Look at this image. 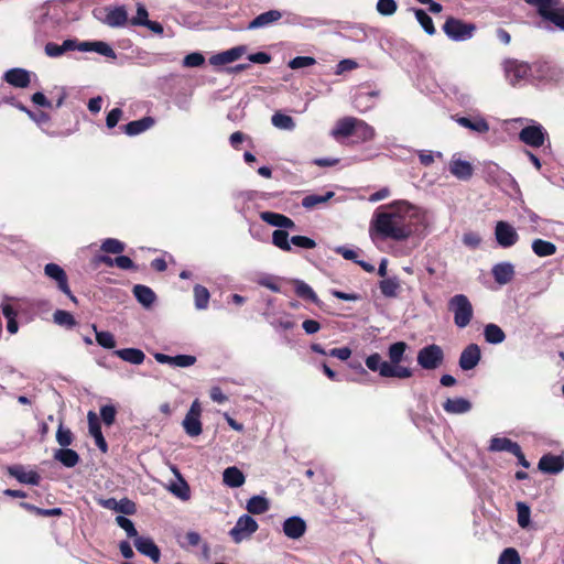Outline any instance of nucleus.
I'll return each instance as SVG.
<instances>
[{
	"label": "nucleus",
	"mask_w": 564,
	"mask_h": 564,
	"mask_svg": "<svg viewBox=\"0 0 564 564\" xmlns=\"http://www.w3.org/2000/svg\"><path fill=\"white\" fill-rule=\"evenodd\" d=\"M415 207L408 200H394L382 205L373 213L370 230L381 239L402 241L413 231Z\"/></svg>",
	"instance_id": "obj_1"
},
{
	"label": "nucleus",
	"mask_w": 564,
	"mask_h": 564,
	"mask_svg": "<svg viewBox=\"0 0 564 564\" xmlns=\"http://www.w3.org/2000/svg\"><path fill=\"white\" fill-rule=\"evenodd\" d=\"M408 349L409 345L405 341H395L388 347L389 361L383 360L379 352H373L366 358V367L382 378L409 379L413 376V370L401 365Z\"/></svg>",
	"instance_id": "obj_2"
},
{
	"label": "nucleus",
	"mask_w": 564,
	"mask_h": 564,
	"mask_svg": "<svg viewBox=\"0 0 564 564\" xmlns=\"http://www.w3.org/2000/svg\"><path fill=\"white\" fill-rule=\"evenodd\" d=\"M535 8L541 21L535 25L539 29L552 32L555 29L564 31V8H558L561 0H523Z\"/></svg>",
	"instance_id": "obj_3"
},
{
	"label": "nucleus",
	"mask_w": 564,
	"mask_h": 564,
	"mask_svg": "<svg viewBox=\"0 0 564 564\" xmlns=\"http://www.w3.org/2000/svg\"><path fill=\"white\" fill-rule=\"evenodd\" d=\"M448 310L454 314V323L458 328L467 327L474 316L473 305L465 294L451 297Z\"/></svg>",
	"instance_id": "obj_4"
},
{
	"label": "nucleus",
	"mask_w": 564,
	"mask_h": 564,
	"mask_svg": "<svg viewBox=\"0 0 564 564\" xmlns=\"http://www.w3.org/2000/svg\"><path fill=\"white\" fill-rule=\"evenodd\" d=\"M506 79L511 86H521L524 83H531L530 64L516 58H509L503 62Z\"/></svg>",
	"instance_id": "obj_5"
},
{
	"label": "nucleus",
	"mask_w": 564,
	"mask_h": 564,
	"mask_svg": "<svg viewBox=\"0 0 564 564\" xmlns=\"http://www.w3.org/2000/svg\"><path fill=\"white\" fill-rule=\"evenodd\" d=\"M445 359L443 348L437 344H430L422 347L416 355L417 365L423 370H435L440 368Z\"/></svg>",
	"instance_id": "obj_6"
},
{
	"label": "nucleus",
	"mask_w": 564,
	"mask_h": 564,
	"mask_svg": "<svg viewBox=\"0 0 564 564\" xmlns=\"http://www.w3.org/2000/svg\"><path fill=\"white\" fill-rule=\"evenodd\" d=\"M475 29V24L464 22L453 17L447 18L443 24V31L446 36L455 42H463L471 39Z\"/></svg>",
	"instance_id": "obj_7"
},
{
	"label": "nucleus",
	"mask_w": 564,
	"mask_h": 564,
	"mask_svg": "<svg viewBox=\"0 0 564 564\" xmlns=\"http://www.w3.org/2000/svg\"><path fill=\"white\" fill-rule=\"evenodd\" d=\"M44 274L56 284L59 292L65 294L72 302L77 303L76 296L70 291L67 274L59 264L47 263L44 267Z\"/></svg>",
	"instance_id": "obj_8"
},
{
	"label": "nucleus",
	"mask_w": 564,
	"mask_h": 564,
	"mask_svg": "<svg viewBox=\"0 0 564 564\" xmlns=\"http://www.w3.org/2000/svg\"><path fill=\"white\" fill-rule=\"evenodd\" d=\"M259 525L257 521L250 514H242L236 521V524L229 531V536L235 543H240L243 540L250 538Z\"/></svg>",
	"instance_id": "obj_9"
},
{
	"label": "nucleus",
	"mask_w": 564,
	"mask_h": 564,
	"mask_svg": "<svg viewBox=\"0 0 564 564\" xmlns=\"http://www.w3.org/2000/svg\"><path fill=\"white\" fill-rule=\"evenodd\" d=\"M200 413V404L195 400L182 422L185 433L191 437H196L203 432Z\"/></svg>",
	"instance_id": "obj_10"
},
{
	"label": "nucleus",
	"mask_w": 564,
	"mask_h": 564,
	"mask_svg": "<svg viewBox=\"0 0 564 564\" xmlns=\"http://www.w3.org/2000/svg\"><path fill=\"white\" fill-rule=\"evenodd\" d=\"M546 137H547V132L540 123H534V124L524 127L519 133V139L524 144L532 147V148L542 147L544 144Z\"/></svg>",
	"instance_id": "obj_11"
},
{
	"label": "nucleus",
	"mask_w": 564,
	"mask_h": 564,
	"mask_svg": "<svg viewBox=\"0 0 564 564\" xmlns=\"http://www.w3.org/2000/svg\"><path fill=\"white\" fill-rule=\"evenodd\" d=\"M497 243L502 248H510L519 240L517 230L507 221L500 220L495 227Z\"/></svg>",
	"instance_id": "obj_12"
},
{
	"label": "nucleus",
	"mask_w": 564,
	"mask_h": 564,
	"mask_svg": "<svg viewBox=\"0 0 564 564\" xmlns=\"http://www.w3.org/2000/svg\"><path fill=\"white\" fill-rule=\"evenodd\" d=\"M481 359V350L477 344H468L460 352L458 366L463 371H469L477 367Z\"/></svg>",
	"instance_id": "obj_13"
},
{
	"label": "nucleus",
	"mask_w": 564,
	"mask_h": 564,
	"mask_svg": "<svg viewBox=\"0 0 564 564\" xmlns=\"http://www.w3.org/2000/svg\"><path fill=\"white\" fill-rule=\"evenodd\" d=\"M285 23L295 26H302L304 29L314 30L322 26H327L330 24V21L316 18V17H304L295 13H286Z\"/></svg>",
	"instance_id": "obj_14"
},
{
	"label": "nucleus",
	"mask_w": 564,
	"mask_h": 564,
	"mask_svg": "<svg viewBox=\"0 0 564 564\" xmlns=\"http://www.w3.org/2000/svg\"><path fill=\"white\" fill-rule=\"evenodd\" d=\"M288 12H283L276 9H272L265 12L260 13L254 19H252L247 29L248 30H257V29H264L268 26H271L275 24L280 19L283 17L286 18Z\"/></svg>",
	"instance_id": "obj_15"
},
{
	"label": "nucleus",
	"mask_w": 564,
	"mask_h": 564,
	"mask_svg": "<svg viewBox=\"0 0 564 564\" xmlns=\"http://www.w3.org/2000/svg\"><path fill=\"white\" fill-rule=\"evenodd\" d=\"M247 52L246 45H238L227 51L219 52L209 58L213 66H221L238 61Z\"/></svg>",
	"instance_id": "obj_16"
},
{
	"label": "nucleus",
	"mask_w": 564,
	"mask_h": 564,
	"mask_svg": "<svg viewBox=\"0 0 564 564\" xmlns=\"http://www.w3.org/2000/svg\"><path fill=\"white\" fill-rule=\"evenodd\" d=\"M133 544L139 553L151 558L154 563H158L161 558V551L154 541L149 536H137Z\"/></svg>",
	"instance_id": "obj_17"
},
{
	"label": "nucleus",
	"mask_w": 564,
	"mask_h": 564,
	"mask_svg": "<svg viewBox=\"0 0 564 564\" xmlns=\"http://www.w3.org/2000/svg\"><path fill=\"white\" fill-rule=\"evenodd\" d=\"M79 51V41L76 39H66L62 44L47 42L44 46V52L48 57L57 58L66 52Z\"/></svg>",
	"instance_id": "obj_18"
},
{
	"label": "nucleus",
	"mask_w": 564,
	"mask_h": 564,
	"mask_svg": "<svg viewBox=\"0 0 564 564\" xmlns=\"http://www.w3.org/2000/svg\"><path fill=\"white\" fill-rule=\"evenodd\" d=\"M538 468L549 475H556L564 469V457L561 455L544 454L538 464Z\"/></svg>",
	"instance_id": "obj_19"
},
{
	"label": "nucleus",
	"mask_w": 564,
	"mask_h": 564,
	"mask_svg": "<svg viewBox=\"0 0 564 564\" xmlns=\"http://www.w3.org/2000/svg\"><path fill=\"white\" fill-rule=\"evenodd\" d=\"M2 78L6 83L15 88H25L31 83L30 72L19 67L8 69Z\"/></svg>",
	"instance_id": "obj_20"
},
{
	"label": "nucleus",
	"mask_w": 564,
	"mask_h": 564,
	"mask_svg": "<svg viewBox=\"0 0 564 564\" xmlns=\"http://www.w3.org/2000/svg\"><path fill=\"white\" fill-rule=\"evenodd\" d=\"M449 172L457 180L468 181L474 174V167L468 161L453 156L448 165Z\"/></svg>",
	"instance_id": "obj_21"
},
{
	"label": "nucleus",
	"mask_w": 564,
	"mask_h": 564,
	"mask_svg": "<svg viewBox=\"0 0 564 564\" xmlns=\"http://www.w3.org/2000/svg\"><path fill=\"white\" fill-rule=\"evenodd\" d=\"M282 528L289 539L296 540L305 533L306 523L301 517L293 516L284 520Z\"/></svg>",
	"instance_id": "obj_22"
},
{
	"label": "nucleus",
	"mask_w": 564,
	"mask_h": 564,
	"mask_svg": "<svg viewBox=\"0 0 564 564\" xmlns=\"http://www.w3.org/2000/svg\"><path fill=\"white\" fill-rule=\"evenodd\" d=\"M260 218L273 226V227H276L278 229H293L295 228V223L288 216L283 215V214H279V213H274V212H261L260 213Z\"/></svg>",
	"instance_id": "obj_23"
},
{
	"label": "nucleus",
	"mask_w": 564,
	"mask_h": 564,
	"mask_svg": "<svg viewBox=\"0 0 564 564\" xmlns=\"http://www.w3.org/2000/svg\"><path fill=\"white\" fill-rule=\"evenodd\" d=\"M471 408V402L468 399L462 397L448 398L443 403L444 411L454 415L468 413Z\"/></svg>",
	"instance_id": "obj_24"
},
{
	"label": "nucleus",
	"mask_w": 564,
	"mask_h": 564,
	"mask_svg": "<svg viewBox=\"0 0 564 564\" xmlns=\"http://www.w3.org/2000/svg\"><path fill=\"white\" fill-rule=\"evenodd\" d=\"M80 52H96L105 57L115 59L117 57L113 48L102 41H85L79 42Z\"/></svg>",
	"instance_id": "obj_25"
},
{
	"label": "nucleus",
	"mask_w": 564,
	"mask_h": 564,
	"mask_svg": "<svg viewBox=\"0 0 564 564\" xmlns=\"http://www.w3.org/2000/svg\"><path fill=\"white\" fill-rule=\"evenodd\" d=\"M356 121L357 118L354 117H345L339 119L335 127L332 129L330 135L335 139L354 135V131L356 130Z\"/></svg>",
	"instance_id": "obj_26"
},
{
	"label": "nucleus",
	"mask_w": 564,
	"mask_h": 564,
	"mask_svg": "<svg viewBox=\"0 0 564 564\" xmlns=\"http://www.w3.org/2000/svg\"><path fill=\"white\" fill-rule=\"evenodd\" d=\"M456 122L466 129L477 133H487L489 131V123L484 117H458Z\"/></svg>",
	"instance_id": "obj_27"
},
{
	"label": "nucleus",
	"mask_w": 564,
	"mask_h": 564,
	"mask_svg": "<svg viewBox=\"0 0 564 564\" xmlns=\"http://www.w3.org/2000/svg\"><path fill=\"white\" fill-rule=\"evenodd\" d=\"M495 281L500 284L509 283L514 276V267L510 262H500L494 265L491 270Z\"/></svg>",
	"instance_id": "obj_28"
},
{
	"label": "nucleus",
	"mask_w": 564,
	"mask_h": 564,
	"mask_svg": "<svg viewBox=\"0 0 564 564\" xmlns=\"http://www.w3.org/2000/svg\"><path fill=\"white\" fill-rule=\"evenodd\" d=\"M154 124V119L152 117H143L139 120H133L120 127V129L130 137L138 135L148 129H150Z\"/></svg>",
	"instance_id": "obj_29"
},
{
	"label": "nucleus",
	"mask_w": 564,
	"mask_h": 564,
	"mask_svg": "<svg viewBox=\"0 0 564 564\" xmlns=\"http://www.w3.org/2000/svg\"><path fill=\"white\" fill-rule=\"evenodd\" d=\"M128 21V13L124 7H116L107 9V14L104 22L111 28L124 26Z\"/></svg>",
	"instance_id": "obj_30"
},
{
	"label": "nucleus",
	"mask_w": 564,
	"mask_h": 564,
	"mask_svg": "<svg viewBox=\"0 0 564 564\" xmlns=\"http://www.w3.org/2000/svg\"><path fill=\"white\" fill-rule=\"evenodd\" d=\"M531 70H530V79L531 84L540 85L551 78L550 70L551 67L545 62H535L533 64H530Z\"/></svg>",
	"instance_id": "obj_31"
},
{
	"label": "nucleus",
	"mask_w": 564,
	"mask_h": 564,
	"mask_svg": "<svg viewBox=\"0 0 564 564\" xmlns=\"http://www.w3.org/2000/svg\"><path fill=\"white\" fill-rule=\"evenodd\" d=\"M53 457L66 468L75 467L80 460L78 453L67 447L56 449Z\"/></svg>",
	"instance_id": "obj_32"
},
{
	"label": "nucleus",
	"mask_w": 564,
	"mask_h": 564,
	"mask_svg": "<svg viewBox=\"0 0 564 564\" xmlns=\"http://www.w3.org/2000/svg\"><path fill=\"white\" fill-rule=\"evenodd\" d=\"M174 473L177 477L176 481L170 484L167 489L171 494H173L178 499L186 501L191 497V489L186 480L182 477L177 469H174Z\"/></svg>",
	"instance_id": "obj_33"
},
{
	"label": "nucleus",
	"mask_w": 564,
	"mask_h": 564,
	"mask_svg": "<svg viewBox=\"0 0 564 564\" xmlns=\"http://www.w3.org/2000/svg\"><path fill=\"white\" fill-rule=\"evenodd\" d=\"M243 473L236 466L227 467L223 473V481L230 488H238L245 484Z\"/></svg>",
	"instance_id": "obj_34"
},
{
	"label": "nucleus",
	"mask_w": 564,
	"mask_h": 564,
	"mask_svg": "<svg viewBox=\"0 0 564 564\" xmlns=\"http://www.w3.org/2000/svg\"><path fill=\"white\" fill-rule=\"evenodd\" d=\"M133 295L137 301L142 304L144 307L149 308L154 303L156 295L153 290L143 284H135L133 286Z\"/></svg>",
	"instance_id": "obj_35"
},
{
	"label": "nucleus",
	"mask_w": 564,
	"mask_h": 564,
	"mask_svg": "<svg viewBox=\"0 0 564 564\" xmlns=\"http://www.w3.org/2000/svg\"><path fill=\"white\" fill-rule=\"evenodd\" d=\"M41 22L44 23L46 20H51L53 23H58L62 20L61 9L57 4L46 2L37 8Z\"/></svg>",
	"instance_id": "obj_36"
},
{
	"label": "nucleus",
	"mask_w": 564,
	"mask_h": 564,
	"mask_svg": "<svg viewBox=\"0 0 564 564\" xmlns=\"http://www.w3.org/2000/svg\"><path fill=\"white\" fill-rule=\"evenodd\" d=\"M518 446L519 444L510 438L495 436L490 440L488 449L490 452H508L513 454L518 451Z\"/></svg>",
	"instance_id": "obj_37"
},
{
	"label": "nucleus",
	"mask_w": 564,
	"mask_h": 564,
	"mask_svg": "<svg viewBox=\"0 0 564 564\" xmlns=\"http://www.w3.org/2000/svg\"><path fill=\"white\" fill-rule=\"evenodd\" d=\"M115 355L131 365H141L145 359L144 352L139 348L118 349L115 350Z\"/></svg>",
	"instance_id": "obj_38"
},
{
	"label": "nucleus",
	"mask_w": 564,
	"mask_h": 564,
	"mask_svg": "<svg viewBox=\"0 0 564 564\" xmlns=\"http://www.w3.org/2000/svg\"><path fill=\"white\" fill-rule=\"evenodd\" d=\"M484 337L488 344L499 345L505 341L506 334L500 326L489 323L484 327Z\"/></svg>",
	"instance_id": "obj_39"
},
{
	"label": "nucleus",
	"mask_w": 564,
	"mask_h": 564,
	"mask_svg": "<svg viewBox=\"0 0 564 564\" xmlns=\"http://www.w3.org/2000/svg\"><path fill=\"white\" fill-rule=\"evenodd\" d=\"M485 172L488 180L497 183L498 180H508L512 185L517 186L516 180L508 172L500 169L496 163L489 162L485 166Z\"/></svg>",
	"instance_id": "obj_40"
},
{
	"label": "nucleus",
	"mask_w": 564,
	"mask_h": 564,
	"mask_svg": "<svg viewBox=\"0 0 564 564\" xmlns=\"http://www.w3.org/2000/svg\"><path fill=\"white\" fill-rule=\"evenodd\" d=\"M400 288V280L397 276L387 278L379 282V289L382 295L389 299L397 297Z\"/></svg>",
	"instance_id": "obj_41"
},
{
	"label": "nucleus",
	"mask_w": 564,
	"mask_h": 564,
	"mask_svg": "<svg viewBox=\"0 0 564 564\" xmlns=\"http://www.w3.org/2000/svg\"><path fill=\"white\" fill-rule=\"evenodd\" d=\"M294 290L299 297L310 301L314 304H319V299L315 291L304 281L294 280Z\"/></svg>",
	"instance_id": "obj_42"
},
{
	"label": "nucleus",
	"mask_w": 564,
	"mask_h": 564,
	"mask_svg": "<svg viewBox=\"0 0 564 564\" xmlns=\"http://www.w3.org/2000/svg\"><path fill=\"white\" fill-rule=\"evenodd\" d=\"M269 508H270L269 500L265 497L260 496V495L252 496L248 500L247 506H246V509L251 514H262V513L267 512L269 510Z\"/></svg>",
	"instance_id": "obj_43"
},
{
	"label": "nucleus",
	"mask_w": 564,
	"mask_h": 564,
	"mask_svg": "<svg viewBox=\"0 0 564 564\" xmlns=\"http://www.w3.org/2000/svg\"><path fill=\"white\" fill-rule=\"evenodd\" d=\"M9 475L18 479L23 484H35V471L34 470H25V468L21 465L10 466L8 468Z\"/></svg>",
	"instance_id": "obj_44"
},
{
	"label": "nucleus",
	"mask_w": 564,
	"mask_h": 564,
	"mask_svg": "<svg viewBox=\"0 0 564 564\" xmlns=\"http://www.w3.org/2000/svg\"><path fill=\"white\" fill-rule=\"evenodd\" d=\"M532 251L540 258L553 256L556 252V246L547 240L534 239L531 245Z\"/></svg>",
	"instance_id": "obj_45"
},
{
	"label": "nucleus",
	"mask_w": 564,
	"mask_h": 564,
	"mask_svg": "<svg viewBox=\"0 0 564 564\" xmlns=\"http://www.w3.org/2000/svg\"><path fill=\"white\" fill-rule=\"evenodd\" d=\"M354 135L361 142L370 141L375 138L376 131L375 128L368 124L364 120L357 119L356 121V130L354 131Z\"/></svg>",
	"instance_id": "obj_46"
},
{
	"label": "nucleus",
	"mask_w": 564,
	"mask_h": 564,
	"mask_svg": "<svg viewBox=\"0 0 564 564\" xmlns=\"http://www.w3.org/2000/svg\"><path fill=\"white\" fill-rule=\"evenodd\" d=\"M416 21L420 23L424 32L429 35H434L436 30L433 23L432 18L427 14V12L423 9L413 8L412 9Z\"/></svg>",
	"instance_id": "obj_47"
},
{
	"label": "nucleus",
	"mask_w": 564,
	"mask_h": 564,
	"mask_svg": "<svg viewBox=\"0 0 564 564\" xmlns=\"http://www.w3.org/2000/svg\"><path fill=\"white\" fill-rule=\"evenodd\" d=\"M194 304L196 310L202 311L208 307L210 294L207 288L196 284L193 289Z\"/></svg>",
	"instance_id": "obj_48"
},
{
	"label": "nucleus",
	"mask_w": 564,
	"mask_h": 564,
	"mask_svg": "<svg viewBox=\"0 0 564 564\" xmlns=\"http://www.w3.org/2000/svg\"><path fill=\"white\" fill-rule=\"evenodd\" d=\"M335 195L334 192L328 191L325 194H308L302 199V206L306 209H312L317 205L324 204L333 198Z\"/></svg>",
	"instance_id": "obj_49"
},
{
	"label": "nucleus",
	"mask_w": 564,
	"mask_h": 564,
	"mask_svg": "<svg viewBox=\"0 0 564 564\" xmlns=\"http://www.w3.org/2000/svg\"><path fill=\"white\" fill-rule=\"evenodd\" d=\"M272 243L282 251L291 252V238H289V232L282 229H275L272 232Z\"/></svg>",
	"instance_id": "obj_50"
},
{
	"label": "nucleus",
	"mask_w": 564,
	"mask_h": 564,
	"mask_svg": "<svg viewBox=\"0 0 564 564\" xmlns=\"http://www.w3.org/2000/svg\"><path fill=\"white\" fill-rule=\"evenodd\" d=\"M271 122L280 130L292 131L295 128L294 119L282 112H275L271 118Z\"/></svg>",
	"instance_id": "obj_51"
},
{
	"label": "nucleus",
	"mask_w": 564,
	"mask_h": 564,
	"mask_svg": "<svg viewBox=\"0 0 564 564\" xmlns=\"http://www.w3.org/2000/svg\"><path fill=\"white\" fill-rule=\"evenodd\" d=\"M53 321L55 324L67 329L73 328L77 324L75 317L69 312L64 310H56L53 314Z\"/></svg>",
	"instance_id": "obj_52"
},
{
	"label": "nucleus",
	"mask_w": 564,
	"mask_h": 564,
	"mask_svg": "<svg viewBox=\"0 0 564 564\" xmlns=\"http://www.w3.org/2000/svg\"><path fill=\"white\" fill-rule=\"evenodd\" d=\"M376 96V93H359L355 96L352 105L361 112L367 111L372 107V98Z\"/></svg>",
	"instance_id": "obj_53"
},
{
	"label": "nucleus",
	"mask_w": 564,
	"mask_h": 564,
	"mask_svg": "<svg viewBox=\"0 0 564 564\" xmlns=\"http://www.w3.org/2000/svg\"><path fill=\"white\" fill-rule=\"evenodd\" d=\"M126 245L116 238H107L101 242L100 250L106 253L120 254L124 251Z\"/></svg>",
	"instance_id": "obj_54"
},
{
	"label": "nucleus",
	"mask_w": 564,
	"mask_h": 564,
	"mask_svg": "<svg viewBox=\"0 0 564 564\" xmlns=\"http://www.w3.org/2000/svg\"><path fill=\"white\" fill-rule=\"evenodd\" d=\"M93 329L96 334V341L99 346L106 349H112L116 346V340L110 332L98 330L96 325H93Z\"/></svg>",
	"instance_id": "obj_55"
},
{
	"label": "nucleus",
	"mask_w": 564,
	"mask_h": 564,
	"mask_svg": "<svg viewBox=\"0 0 564 564\" xmlns=\"http://www.w3.org/2000/svg\"><path fill=\"white\" fill-rule=\"evenodd\" d=\"M347 30L349 32L348 36L352 41L362 43V42H365L369 37L368 31L370 29H368L366 25L354 24V25L348 26Z\"/></svg>",
	"instance_id": "obj_56"
},
{
	"label": "nucleus",
	"mask_w": 564,
	"mask_h": 564,
	"mask_svg": "<svg viewBox=\"0 0 564 564\" xmlns=\"http://www.w3.org/2000/svg\"><path fill=\"white\" fill-rule=\"evenodd\" d=\"M498 564H521L519 552L514 547L505 549L499 555Z\"/></svg>",
	"instance_id": "obj_57"
},
{
	"label": "nucleus",
	"mask_w": 564,
	"mask_h": 564,
	"mask_svg": "<svg viewBox=\"0 0 564 564\" xmlns=\"http://www.w3.org/2000/svg\"><path fill=\"white\" fill-rule=\"evenodd\" d=\"M116 523L126 531L129 538L137 539V536H139L133 522L129 518L119 514L116 517Z\"/></svg>",
	"instance_id": "obj_58"
},
{
	"label": "nucleus",
	"mask_w": 564,
	"mask_h": 564,
	"mask_svg": "<svg viewBox=\"0 0 564 564\" xmlns=\"http://www.w3.org/2000/svg\"><path fill=\"white\" fill-rule=\"evenodd\" d=\"M205 63V56L200 52H193L183 58V66L187 68L200 67Z\"/></svg>",
	"instance_id": "obj_59"
},
{
	"label": "nucleus",
	"mask_w": 564,
	"mask_h": 564,
	"mask_svg": "<svg viewBox=\"0 0 564 564\" xmlns=\"http://www.w3.org/2000/svg\"><path fill=\"white\" fill-rule=\"evenodd\" d=\"M377 11L384 17H390L395 13L398 4L395 0H378Z\"/></svg>",
	"instance_id": "obj_60"
},
{
	"label": "nucleus",
	"mask_w": 564,
	"mask_h": 564,
	"mask_svg": "<svg viewBox=\"0 0 564 564\" xmlns=\"http://www.w3.org/2000/svg\"><path fill=\"white\" fill-rule=\"evenodd\" d=\"M316 64V59L312 56H296L289 61L288 66L291 69H300L303 67L313 66Z\"/></svg>",
	"instance_id": "obj_61"
},
{
	"label": "nucleus",
	"mask_w": 564,
	"mask_h": 564,
	"mask_svg": "<svg viewBox=\"0 0 564 564\" xmlns=\"http://www.w3.org/2000/svg\"><path fill=\"white\" fill-rule=\"evenodd\" d=\"M56 441L62 446V448L69 446L73 443L72 431L69 429L64 427L63 424H59L58 430L56 432Z\"/></svg>",
	"instance_id": "obj_62"
},
{
	"label": "nucleus",
	"mask_w": 564,
	"mask_h": 564,
	"mask_svg": "<svg viewBox=\"0 0 564 564\" xmlns=\"http://www.w3.org/2000/svg\"><path fill=\"white\" fill-rule=\"evenodd\" d=\"M87 420H88V431H89V434L93 437L102 435L101 425H100L99 419H98L97 414L94 411H89L88 412Z\"/></svg>",
	"instance_id": "obj_63"
},
{
	"label": "nucleus",
	"mask_w": 564,
	"mask_h": 564,
	"mask_svg": "<svg viewBox=\"0 0 564 564\" xmlns=\"http://www.w3.org/2000/svg\"><path fill=\"white\" fill-rule=\"evenodd\" d=\"M116 414L117 410L112 404H106L100 408V417L107 426L115 423Z\"/></svg>",
	"instance_id": "obj_64"
}]
</instances>
